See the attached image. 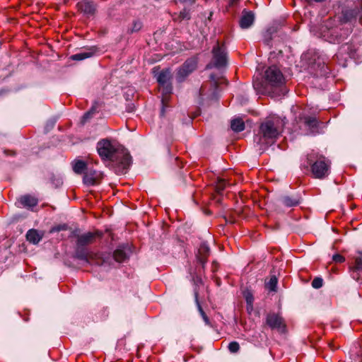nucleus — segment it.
<instances>
[{"instance_id": "nucleus-1", "label": "nucleus", "mask_w": 362, "mask_h": 362, "mask_svg": "<svg viewBox=\"0 0 362 362\" xmlns=\"http://www.w3.org/2000/svg\"><path fill=\"white\" fill-rule=\"evenodd\" d=\"M97 151L103 160H109L120 166L122 170L129 168L131 156L127 151L115 141L102 139L97 144Z\"/></svg>"}, {"instance_id": "nucleus-2", "label": "nucleus", "mask_w": 362, "mask_h": 362, "mask_svg": "<svg viewBox=\"0 0 362 362\" xmlns=\"http://www.w3.org/2000/svg\"><path fill=\"white\" fill-rule=\"evenodd\" d=\"M284 122L279 117L266 118L259 125L254 141L264 148L274 144L284 131Z\"/></svg>"}, {"instance_id": "nucleus-3", "label": "nucleus", "mask_w": 362, "mask_h": 362, "mask_svg": "<svg viewBox=\"0 0 362 362\" xmlns=\"http://www.w3.org/2000/svg\"><path fill=\"white\" fill-rule=\"evenodd\" d=\"M300 168L305 173H310L313 177L322 180L329 175L330 162L324 156L313 151L307 155Z\"/></svg>"}, {"instance_id": "nucleus-4", "label": "nucleus", "mask_w": 362, "mask_h": 362, "mask_svg": "<svg viewBox=\"0 0 362 362\" xmlns=\"http://www.w3.org/2000/svg\"><path fill=\"white\" fill-rule=\"evenodd\" d=\"M332 21H327L320 28V37L331 43H340L347 37L350 32L339 26L332 27Z\"/></svg>"}, {"instance_id": "nucleus-5", "label": "nucleus", "mask_w": 362, "mask_h": 362, "mask_svg": "<svg viewBox=\"0 0 362 362\" xmlns=\"http://www.w3.org/2000/svg\"><path fill=\"white\" fill-rule=\"evenodd\" d=\"M102 233L98 231L94 233L88 232L81 235H78L76 250V255L77 258L81 260L88 261L92 255L88 252L83 247L93 243L97 237H100Z\"/></svg>"}, {"instance_id": "nucleus-6", "label": "nucleus", "mask_w": 362, "mask_h": 362, "mask_svg": "<svg viewBox=\"0 0 362 362\" xmlns=\"http://www.w3.org/2000/svg\"><path fill=\"white\" fill-rule=\"evenodd\" d=\"M267 82L272 87H280L284 84L285 79L279 68L272 66L264 73Z\"/></svg>"}, {"instance_id": "nucleus-7", "label": "nucleus", "mask_w": 362, "mask_h": 362, "mask_svg": "<svg viewBox=\"0 0 362 362\" xmlns=\"http://www.w3.org/2000/svg\"><path fill=\"white\" fill-rule=\"evenodd\" d=\"M212 53L213 63L215 67L221 68L226 66L227 54L226 47L223 44L220 45V43L217 42L216 45L213 48Z\"/></svg>"}, {"instance_id": "nucleus-8", "label": "nucleus", "mask_w": 362, "mask_h": 362, "mask_svg": "<svg viewBox=\"0 0 362 362\" xmlns=\"http://www.w3.org/2000/svg\"><path fill=\"white\" fill-rule=\"evenodd\" d=\"M358 16L362 17V0H357L356 5L354 8L343 10L341 16H339L338 19L346 23L356 18Z\"/></svg>"}, {"instance_id": "nucleus-9", "label": "nucleus", "mask_w": 362, "mask_h": 362, "mask_svg": "<svg viewBox=\"0 0 362 362\" xmlns=\"http://www.w3.org/2000/svg\"><path fill=\"white\" fill-rule=\"evenodd\" d=\"M197 62L196 59H189L183 64V65L177 70V80L182 81L190 73H192L197 67Z\"/></svg>"}, {"instance_id": "nucleus-10", "label": "nucleus", "mask_w": 362, "mask_h": 362, "mask_svg": "<svg viewBox=\"0 0 362 362\" xmlns=\"http://www.w3.org/2000/svg\"><path fill=\"white\" fill-rule=\"evenodd\" d=\"M351 276L362 284V253H359L354 259V263L349 267Z\"/></svg>"}, {"instance_id": "nucleus-11", "label": "nucleus", "mask_w": 362, "mask_h": 362, "mask_svg": "<svg viewBox=\"0 0 362 362\" xmlns=\"http://www.w3.org/2000/svg\"><path fill=\"white\" fill-rule=\"evenodd\" d=\"M267 325L272 329H277L284 332L286 329V325L283 318L277 314H268L266 319Z\"/></svg>"}, {"instance_id": "nucleus-12", "label": "nucleus", "mask_w": 362, "mask_h": 362, "mask_svg": "<svg viewBox=\"0 0 362 362\" xmlns=\"http://www.w3.org/2000/svg\"><path fill=\"white\" fill-rule=\"evenodd\" d=\"M299 122L301 123L300 128L302 129V126L306 131V134H314L317 132L318 122L315 117H303L299 118Z\"/></svg>"}, {"instance_id": "nucleus-13", "label": "nucleus", "mask_w": 362, "mask_h": 362, "mask_svg": "<svg viewBox=\"0 0 362 362\" xmlns=\"http://www.w3.org/2000/svg\"><path fill=\"white\" fill-rule=\"evenodd\" d=\"M356 52V49L355 48L354 45L352 44L346 43L339 47L338 52L335 54V57L338 60L341 59V61L346 62L347 57H354Z\"/></svg>"}, {"instance_id": "nucleus-14", "label": "nucleus", "mask_w": 362, "mask_h": 362, "mask_svg": "<svg viewBox=\"0 0 362 362\" xmlns=\"http://www.w3.org/2000/svg\"><path fill=\"white\" fill-rule=\"evenodd\" d=\"M76 7L79 11L88 16H94L97 11V6L93 0H80Z\"/></svg>"}, {"instance_id": "nucleus-15", "label": "nucleus", "mask_w": 362, "mask_h": 362, "mask_svg": "<svg viewBox=\"0 0 362 362\" xmlns=\"http://www.w3.org/2000/svg\"><path fill=\"white\" fill-rule=\"evenodd\" d=\"M103 177V173L91 169H87L84 173L83 182L87 185L98 184Z\"/></svg>"}, {"instance_id": "nucleus-16", "label": "nucleus", "mask_w": 362, "mask_h": 362, "mask_svg": "<svg viewBox=\"0 0 362 362\" xmlns=\"http://www.w3.org/2000/svg\"><path fill=\"white\" fill-rule=\"evenodd\" d=\"M160 88L162 91V110H161V114L162 115H164L165 107H168V103L170 100V94L172 93V85L171 83H167L165 85H160Z\"/></svg>"}, {"instance_id": "nucleus-17", "label": "nucleus", "mask_w": 362, "mask_h": 362, "mask_svg": "<svg viewBox=\"0 0 362 362\" xmlns=\"http://www.w3.org/2000/svg\"><path fill=\"white\" fill-rule=\"evenodd\" d=\"M254 21L255 15L252 11L244 9L239 22L240 26L243 29H247L253 24Z\"/></svg>"}, {"instance_id": "nucleus-18", "label": "nucleus", "mask_w": 362, "mask_h": 362, "mask_svg": "<svg viewBox=\"0 0 362 362\" xmlns=\"http://www.w3.org/2000/svg\"><path fill=\"white\" fill-rule=\"evenodd\" d=\"M18 202L22 206L32 209L34 206L37 205L38 199L30 194H25L18 199Z\"/></svg>"}, {"instance_id": "nucleus-19", "label": "nucleus", "mask_w": 362, "mask_h": 362, "mask_svg": "<svg viewBox=\"0 0 362 362\" xmlns=\"http://www.w3.org/2000/svg\"><path fill=\"white\" fill-rule=\"evenodd\" d=\"M209 252V247L205 243H203L199 246L198 252L197 254V261L202 264V268H204V265L207 262Z\"/></svg>"}, {"instance_id": "nucleus-20", "label": "nucleus", "mask_w": 362, "mask_h": 362, "mask_svg": "<svg viewBox=\"0 0 362 362\" xmlns=\"http://www.w3.org/2000/svg\"><path fill=\"white\" fill-rule=\"evenodd\" d=\"M98 51L97 47H91L87 50L81 52L80 53L75 54L71 57L73 60L80 61L89 57H91Z\"/></svg>"}, {"instance_id": "nucleus-21", "label": "nucleus", "mask_w": 362, "mask_h": 362, "mask_svg": "<svg viewBox=\"0 0 362 362\" xmlns=\"http://www.w3.org/2000/svg\"><path fill=\"white\" fill-rule=\"evenodd\" d=\"M43 234L35 229H30L26 233V239L33 244H37L42 238Z\"/></svg>"}, {"instance_id": "nucleus-22", "label": "nucleus", "mask_w": 362, "mask_h": 362, "mask_svg": "<svg viewBox=\"0 0 362 362\" xmlns=\"http://www.w3.org/2000/svg\"><path fill=\"white\" fill-rule=\"evenodd\" d=\"M172 74L169 69L161 71L157 76V81L160 85H165L170 83Z\"/></svg>"}, {"instance_id": "nucleus-23", "label": "nucleus", "mask_w": 362, "mask_h": 362, "mask_svg": "<svg viewBox=\"0 0 362 362\" xmlns=\"http://www.w3.org/2000/svg\"><path fill=\"white\" fill-rule=\"evenodd\" d=\"M191 18L190 11L187 8H184L180 13H175L173 15V19L175 21L180 22L183 20H189Z\"/></svg>"}, {"instance_id": "nucleus-24", "label": "nucleus", "mask_w": 362, "mask_h": 362, "mask_svg": "<svg viewBox=\"0 0 362 362\" xmlns=\"http://www.w3.org/2000/svg\"><path fill=\"white\" fill-rule=\"evenodd\" d=\"M231 129L236 132H242L245 129V123L242 119L236 118L231 121Z\"/></svg>"}, {"instance_id": "nucleus-25", "label": "nucleus", "mask_w": 362, "mask_h": 362, "mask_svg": "<svg viewBox=\"0 0 362 362\" xmlns=\"http://www.w3.org/2000/svg\"><path fill=\"white\" fill-rule=\"evenodd\" d=\"M195 300H196V304H197L199 313L200 315L202 316L203 320L204 321V322L206 325H211L210 320L208 317V316L206 315V314L205 313V312L204 311L202 305H200V303L199 302L197 293H195Z\"/></svg>"}, {"instance_id": "nucleus-26", "label": "nucleus", "mask_w": 362, "mask_h": 362, "mask_svg": "<svg viewBox=\"0 0 362 362\" xmlns=\"http://www.w3.org/2000/svg\"><path fill=\"white\" fill-rule=\"evenodd\" d=\"M87 169L86 163L82 160L76 161L73 166L74 171L77 174H81L86 172Z\"/></svg>"}, {"instance_id": "nucleus-27", "label": "nucleus", "mask_w": 362, "mask_h": 362, "mask_svg": "<svg viewBox=\"0 0 362 362\" xmlns=\"http://www.w3.org/2000/svg\"><path fill=\"white\" fill-rule=\"evenodd\" d=\"M278 280L276 276L273 275L269 280L265 283V288L270 291H276Z\"/></svg>"}, {"instance_id": "nucleus-28", "label": "nucleus", "mask_w": 362, "mask_h": 362, "mask_svg": "<svg viewBox=\"0 0 362 362\" xmlns=\"http://www.w3.org/2000/svg\"><path fill=\"white\" fill-rule=\"evenodd\" d=\"M114 259H115V261L118 262H124L126 259H127V254L126 252L122 250V249H117L115 252H114Z\"/></svg>"}, {"instance_id": "nucleus-29", "label": "nucleus", "mask_w": 362, "mask_h": 362, "mask_svg": "<svg viewBox=\"0 0 362 362\" xmlns=\"http://www.w3.org/2000/svg\"><path fill=\"white\" fill-rule=\"evenodd\" d=\"M143 27L142 22L139 20H135L132 22V26L128 29L129 33H133L139 31Z\"/></svg>"}, {"instance_id": "nucleus-30", "label": "nucleus", "mask_w": 362, "mask_h": 362, "mask_svg": "<svg viewBox=\"0 0 362 362\" xmlns=\"http://www.w3.org/2000/svg\"><path fill=\"white\" fill-rule=\"evenodd\" d=\"M282 202L285 206L288 207L297 206L299 204V201L298 199L289 197H284Z\"/></svg>"}, {"instance_id": "nucleus-31", "label": "nucleus", "mask_w": 362, "mask_h": 362, "mask_svg": "<svg viewBox=\"0 0 362 362\" xmlns=\"http://www.w3.org/2000/svg\"><path fill=\"white\" fill-rule=\"evenodd\" d=\"M226 186V181L224 179L218 178L216 185V190L217 192L221 193Z\"/></svg>"}, {"instance_id": "nucleus-32", "label": "nucleus", "mask_w": 362, "mask_h": 362, "mask_svg": "<svg viewBox=\"0 0 362 362\" xmlns=\"http://www.w3.org/2000/svg\"><path fill=\"white\" fill-rule=\"evenodd\" d=\"M253 87L255 90L261 93H263L265 91V88L264 87L263 83L258 79L253 81Z\"/></svg>"}, {"instance_id": "nucleus-33", "label": "nucleus", "mask_w": 362, "mask_h": 362, "mask_svg": "<svg viewBox=\"0 0 362 362\" xmlns=\"http://www.w3.org/2000/svg\"><path fill=\"white\" fill-rule=\"evenodd\" d=\"M240 349V345L237 341H232L228 344V350L231 353H237Z\"/></svg>"}, {"instance_id": "nucleus-34", "label": "nucleus", "mask_w": 362, "mask_h": 362, "mask_svg": "<svg viewBox=\"0 0 362 362\" xmlns=\"http://www.w3.org/2000/svg\"><path fill=\"white\" fill-rule=\"evenodd\" d=\"M323 285V281L321 278L316 277L312 281V286L315 288H320Z\"/></svg>"}, {"instance_id": "nucleus-35", "label": "nucleus", "mask_w": 362, "mask_h": 362, "mask_svg": "<svg viewBox=\"0 0 362 362\" xmlns=\"http://www.w3.org/2000/svg\"><path fill=\"white\" fill-rule=\"evenodd\" d=\"M245 298L246 300V302H247V304L250 306V307H252V303H253V301H254V298H253V296L251 293L250 292H246L245 293Z\"/></svg>"}, {"instance_id": "nucleus-36", "label": "nucleus", "mask_w": 362, "mask_h": 362, "mask_svg": "<svg viewBox=\"0 0 362 362\" xmlns=\"http://www.w3.org/2000/svg\"><path fill=\"white\" fill-rule=\"evenodd\" d=\"M96 112V106L93 105L89 111L86 112L83 117L84 121L89 119Z\"/></svg>"}, {"instance_id": "nucleus-37", "label": "nucleus", "mask_w": 362, "mask_h": 362, "mask_svg": "<svg viewBox=\"0 0 362 362\" xmlns=\"http://www.w3.org/2000/svg\"><path fill=\"white\" fill-rule=\"evenodd\" d=\"M332 260L336 263H341L345 261V258L339 254H336L333 255Z\"/></svg>"}, {"instance_id": "nucleus-38", "label": "nucleus", "mask_w": 362, "mask_h": 362, "mask_svg": "<svg viewBox=\"0 0 362 362\" xmlns=\"http://www.w3.org/2000/svg\"><path fill=\"white\" fill-rule=\"evenodd\" d=\"M210 87L213 88L211 95H209V97H214L215 94V89L217 88V83L216 81H211L210 82Z\"/></svg>"}, {"instance_id": "nucleus-39", "label": "nucleus", "mask_w": 362, "mask_h": 362, "mask_svg": "<svg viewBox=\"0 0 362 362\" xmlns=\"http://www.w3.org/2000/svg\"><path fill=\"white\" fill-rule=\"evenodd\" d=\"M206 86H202L200 88L199 93L202 97L208 95L206 91Z\"/></svg>"}, {"instance_id": "nucleus-40", "label": "nucleus", "mask_w": 362, "mask_h": 362, "mask_svg": "<svg viewBox=\"0 0 362 362\" xmlns=\"http://www.w3.org/2000/svg\"><path fill=\"white\" fill-rule=\"evenodd\" d=\"M65 229H66V226H65V225H64V226H57V227H56V228H53V229L52 230V231H54V230H56V231H60V230H65Z\"/></svg>"}, {"instance_id": "nucleus-41", "label": "nucleus", "mask_w": 362, "mask_h": 362, "mask_svg": "<svg viewBox=\"0 0 362 362\" xmlns=\"http://www.w3.org/2000/svg\"><path fill=\"white\" fill-rule=\"evenodd\" d=\"M216 263L213 262V270L215 271Z\"/></svg>"}]
</instances>
